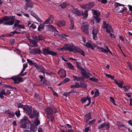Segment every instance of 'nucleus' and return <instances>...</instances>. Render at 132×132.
Here are the masks:
<instances>
[{"label":"nucleus","mask_w":132,"mask_h":132,"mask_svg":"<svg viewBox=\"0 0 132 132\" xmlns=\"http://www.w3.org/2000/svg\"><path fill=\"white\" fill-rule=\"evenodd\" d=\"M15 19L14 16L12 15L10 16H5L3 17L2 19H0V24H2L5 21H7L10 20V21L4 23L3 25H12L14 23Z\"/></svg>","instance_id":"nucleus-1"},{"label":"nucleus","mask_w":132,"mask_h":132,"mask_svg":"<svg viewBox=\"0 0 132 132\" xmlns=\"http://www.w3.org/2000/svg\"><path fill=\"white\" fill-rule=\"evenodd\" d=\"M103 29H106V31L108 33H110L111 32H113V30L111 26L106 23L105 21L103 22Z\"/></svg>","instance_id":"nucleus-2"},{"label":"nucleus","mask_w":132,"mask_h":132,"mask_svg":"<svg viewBox=\"0 0 132 132\" xmlns=\"http://www.w3.org/2000/svg\"><path fill=\"white\" fill-rule=\"evenodd\" d=\"M56 110L54 108H52L50 106H49L46 108V114L47 118L49 117V116L53 115L54 113L55 114L57 112Z\"/></svg>","instance_id":"nucleus-3"},{"label":"nucleus","mask_w":132,"mask_h":132,"mask_svg":"<svg viewBox=\"0 0 132 132\" xmlns=\"http://www.w3.org/2000/svg\"><path fill=\"white\" fill-rule=\"evenodd\" d=\"M20 75L18 74L16 76L12 77L11 79L14 81V83L15 84H18L20 82H23V80L21 77H20Z\"/></svg>","instance_id":"nucleus-4"},{"label":"nucleus","mask_w":132,"mask_h":132,"mask_svg":"<svg viewBox=\"0 0 132 132\" xmlns=\"http://www.w3.org/2000/svg\"><path fill=\"white\" fill-rule=\"evenodd\" d=\"M110 123L105 122L101 124L100 125L98 126V129L99 130H101L103 128H105L106 130H109L110 128Z\"/></svg>","instance_id":"nucleus-5"},{"label":"nucleus","mask_w":132,"mask_h":132,"mask_svg":"<svg viewBox=\"0 0 132 132\" xmlns=\"http://www.w3.org/2000/svg\"><path fill=\"white\" fill-rule=\"evenodd\" d=\"M88 10H85L84 13H82L81 11L78 10L76 14L79 16L82 15L84 18H86L88 16Z\"/></svg>","instance_id":"nucleus-6"},{"label":"nucleus","mask_w":132,"mask_h":132,"mask_svg":"<svg viewBox=\"0 0 132 132\" xmlns=\"http://www.w3.org/2000/svg\"><path fill=\"white\" fill-rule=\"evenodd\" d=\"M32 108L31 106H29L27 105H25L23 108V110L26 112L27 114L28 115L30 116L32 113Z\"/></svg>","instance_id":"nucleus-7"},{"label":"nucleus","mask_w":132,"mask_h":132,"mask_svg":"<svg viewBox=\"0 0 132 132\" xmlns=\"http://www.w3.org/2000/svg\"><path fill=\"white\" fill-rule=\"evenodd\" d=\"M81 29L82 31L85 32L86 34L88 35L89 34L88 25L87 23H84L82 25Z\"/></svg>","instance_id":"nucleus-8"},{"label":"nucleus","mask_w":132,"mask_h":132,"mask_svg":"<svg viewBox=\"0 0 132 132\" xmlns=\"http://www.w3.org/2000/svg\"><path fill=\"white\" fill-rule=\"evenodd\" d=\"M105 48L106 49V50L103 47H100L99 46H97V48L98 49H101V51L102 52H104L105 53H108L109 52L110 54H112V53L108 47L106 46H105Z\"/></svg>","instance_id":"nucleus-9"},{"label":"nucleus","mask_w":132,"mask_h":132,"mask_svg":"<svg viewBox=\"0 0 132 132\" xmlns=\"http://www.w3.org/2000/svg\"><path fill=\"white\" fill-rule=\"evenodd\" d=\"M74 51H75V52H78L79 53L83 56H85V55L84 52L80 48L76 46H74Z\"/></svg>","instance_id":"nucleus-10"},{"label":"nucleus","mask_w":132,"mask_h":132,"mask_svg":"<svg viewBox=\"0 0 132 132\" xmlns=\"http://www.w3.org/2000/svg\"><path fill=\"white\" fill-rule=\"evenodd\" d=\"M93 3H90L86 4L85 5H80V7L82 8L85 9H87L93 8L94 6Z\"/></svg>","instance_id":"nucleus-11"},{"label":"nucleus","mask_w":132,"mask_h":132,"mask_svg":"<svg viewBox=\"0 0 132 132\" xmlns=\"http://www.w3.org/2000/svg\"><path fill=\"white\" fill-rule=\"evenodd\" d=\"M28 12L30 13V15L35 18L39 22H42V20L34 12L31 11L30 10H29Z\"/></svg>","instance_id":"nucleus-12"},{"label":"nucleus","mask_w":132,"mask_h":132,"mask_svg":"<svg viewBox=\"0 0 132 132\" xmlns=\"http://www.w3.org/2000/svg\"><path fill=\"white\" fill-rule=\"evenodd\" d=\"M30 53L32 54H39L41 53V51L39 49L34 48L31 49L30 51Z\"/></svg>","instance_id":"nucleus-13"},{"label":"nucleus","mask_w":132,"mask_h":132,"mask_svg":"<svg viewBox=\"0 0 132 132\" xmlns=\"http://www.w3.org/2000/svg\"><path fill=\"white\" fill-rule=\"evenodd\" d=\"M64 49L65 50H68L69 51L73 52L74 51V46L72 45H70L66 44L65 46H64Z\"/></svg>","instance_id":"nucleus-14"},{"label":"nucleus","mask_w":132,"mask_h":132,"mask_svg":"<svg viewBox=\"0 0 132 132\" xmlns=\"http://www.w3.org/2000/svg\"><path fill=\"white\" fill-rule=\"evenodd\" d=\"M68 17L70 19L71 21L70 28L71 30H73L74 26L73 18L70 14L68 15Z\"/></svg>","instance_id":"nucleus-15"},{"label":"nucleus","mask_w":132,"mask_h":132,"mask_svg":"<svg viewBox=\"0 0 132 132\" xmlns=\"http://www.w3.org/2000/svg\"><path fill=\"white\" fill-rule=\"evenodd\" d=\"M98 31L97 29L96 30L94 29L92 30L93 39L95 40H96L97 39V35L98 34Z\"/></svg>","instance_id":"nucleus-16"},{"label":"nucleus","mask_w":132,"mask_h":132,"mask_svg":"<svg viewBox=\"0 0 132 132\" xmlns=\"http://www.w3.org/2000/svg\"><path fill=\"white\" fill-rule=\"evenodd\" d=\"M91 114V113L89 112L85 115L84 120L87 123L89 120L92 119Z\"/></svg>","instance_id":"nucleus-17"},{"label":"nucleus","mask_w":132,"mask_h":132,"mask_svg":"<svg viewBox=\"0 0 132 132\" xmlns=\"http://www.w3.org/2000/svg\"><path fill=\"white\" fill-rule=\"evenodd\" d=\"M53 18L51 16H50V17L46 19L43 23L45 24H51L53 22Z\"/></svg>","instance_id":"nucleus-18"},{"label":"nucleus","mask_w":132,"mask_h":132,"mask_svg":"<svg viewBox=\"0 0 132 132\" xmlns=\"http://www.w3.org/2000/svg\"><path fill=\"white\" fill-rule=\"evenodd\" d=\"M38 114L39 112L36 110L34 109L33 113L32 114L31 113L29 117L31 118H33L38 116Z\"/></svg>","instance_id":"nucleus-19"},{"label":"nucleus","mask_w":132,"mask_h":132,"mask_svg":"<svg viewBox=\"0 0 132 132\" xmlns=\"http://www.w3.org/2000/svg\"><path fill=\"white\" fill-rule=\"evenodd\" d=\"M81 74L83 76L84 78L88 79L89 78L90 76L88 75H86V72L83 68L81 70Z\"/></svg>","instance_id":"nucleus-20"},{"label":"nucleus","mask_w":132,"mask_h":132,"mask_svg":"<svg viewBox=\"0 0 132 132\" xmlns=\"http://www.w3.org/2000/svg\"><path fill=\"white\" fill-rule=\"evenodd\" d=\"M21 122L28 124L30 123L31 122L27 117H25L21 120Z\"/></svg>","instance_id":"nucleus-21"},{"label":"nucleus","mask_w":132,"mask_h":132,"mask_svg":"<svg viewBox=\"0 0 132 132\" xmlns=\"http://www.w3.org/2000/svg\"><path fill=\"white\" fill-rule=\"evenodd\" d=\"M73 80L82 81L84 80V78L82 77H77L75 75L72 76Z\"/></svg>","instance_id":"nucleus-22"},{"label":"nucleus","mask_w":132,"mask_h":132,"mask_svg":"<svg viewBox=\"0 0 132 132\" xmlns=\"http://www.w3.org/2000/svg\"><path fill=\"white\" fill-rule=\"evenodd\" d=\"M30 130L31 131L35 132L37 130V126L32 124L31 122L30 123Z\"/></svg>","instance_id":"nucleus-23"},{"label":"nucleus","mask_w":132,"mask_h":132,"mask_svg":"<svg viewBox=\"0 0 132 132\" xmlns=\"http://www.w3.org/2000/svg\"><path fill=\"white\" fill-rule=\"evenodd\" d=\"M114 82L120 88H122V85L124 84L123 82V81H119V82H118L115 79H114Z\"/></svg>","instance_id":"nucleus-24"},{"label":"nucleus","mask_w":132,"mask_h":132,"mask_svg":"<svg viewBox=\"0 0 132 132\" xmlns=\"http://www.w3.org/2000/svg\"><path fill=\"white\" fill-rule=\"evenodd\" d=\"M48 28L49 30L50 31L57 32H58V31L56 29V28L52 25H48Z\"/></svg>","instance_id":"nucleus-25"},{"label":"nucleus","mask_w":132,"mask_h":132,"mask_svg":"<svg viewBox=\"0 0 132 132\" xmlns=\"http://www.w3.org/2000/svg\"><path fill=\"white\" fill-rule=\"evenodd\" d=\"M50 51L49 50V48L48 47H47V48H44L43 49V53L45 55H49Z\"/></svg>","instance_id":"nucleus-26"},{"label":"nucleus","mask_w":132,"mask_h":132,"mask_svg":"<svg viewBox=\"0 0 132 132\" xmlns=\"http://www.w3.org/2000/svg\"><path fill=\"white\" fill-rule=\"evenodd\" d=\"M56 24L58 26L61 27L65 26V23L64 20H61L58 21L56 23Z\"/></svg>","instance_id":"nucleus-27"},{"label":"nucleus","mask_w":132,"mask_h":132,"mask_svg":"<svg viewBox=\"0 0 132 132\" xmlns=\"http://www.w3.org/2000/svg\"><path fill=\"white\" fill-rule=\"evenodd\" d=\"M44 27L45 25L44 24L40 23V25H39L38 28V31L39 32L41 31V30L42 29L43 30Z\"/></svg>","instance_id":"nucleus-28"},{"label":"nucleus","mask_w":132,"mask_h":132,"mask_svg":"<svg viewBox=\"0 0 132 132\" xmlns=\"http://www.w3.org/2000/svg\"><path fill=\"white\" fill-rule=\"evenodd\" d=\"M33 65H34V67H35L37 69H38L39 68H40L43 70L45 69V68L42 65H39L36 63H34Z\"/></svg>","instance_id":"nucleus-29"},{"label":"nucleus","mask_w":132,"mask_h":132,"mask_svg":"<svg viewBox=\"0 0 132 132\" xmlns=\"http://www.w3.org/2000/svg\"><path fill=\"white\" fill-rule=\"evenodd\" d=\"M3 95H5V90L4 89H2L0 92V98L2 99L4 97Z\"/></svg>","instance_id":"nucleus-30"},{"label":"nucleus","mask_w":132,"mask_h":132,"mask_svg":"<svg viewBox=\"0 0 132 132\" xmlns=\"http://www.w3.org/2000/svg\"><path fill=\"white\" fill-rule=\"evenodd\" d=\"M34 123L35 125L37 126L40 123V121L39 120L38 117H36L35 118Z\"/></svg>","instance_id":"nucleus-31"},{"label":"nucleus","mask_w":132,"mask_h":132,"mask_svg":"<svg viewBox=\"0 0 132 132\" xmlns=\"http://www.w3.org/2000/svg\"><path fill=\"white\" fill-rule=\"evenodd\" d=\"M84 45L86 47L90 48L92 50H94V47L92 45V44L88 42L86 43L85 45Z\"/></svg>","instance_id":"nucleus-32"},{"label":"nucleus","mask_w":132,"mask_h":132,"mask_svg":"<svg viewBox=\"0 0 132 132\" xmlns=\"http://www.w3.org/2000/svg\"><path fill=\"white\" fill-rule=\"evenodd\" d=\"M21 33L20 32L16 31H13L12 32H10V34H9L8 36H13L14 35H15V34H20Z\"/></svg>","instance_id":"nucleus-33"},{"label":"nucleus","mask_w":132,"mask_h":132,"mask_svg":"<svg viewBox=\"0 0 132 132\" xmlns=\"http://www.w3.org/2000/svg\"><path fill=\"white\" fill-rule=\"evenodd\" d=\"M67 65L68 67L70 69L72 70H74V66L71 63L68 62L67 63Z\"/></svg>","instance_id":"nucleus-34"},{"label":"nucleus","mask_w":132,"mask_h":132,"mask_svg":"<svg viewBox=\"0 0 132 132\" xmlns=\"http://www.w3.org/2000/svg\"><path fill=\"white\" fill-rule=\"evenodd\" d=\"M20 23V21L19 20H16L15 22V24L14 25V26L13 27V28L14 29L16 28H18V26L20 24H19Z\"/></svg>","instance_id":"nucleus-35"},{"label":"nucleus","mask_w":132,"mask_h":132,"mask_svg":"<svg viewBox=\"0 0 132 132\" xmlns=\"http://www.w3.org/2000/svg\"><path fill=\"white\" fill-rule=\"evenodd\" d=\"M62 34V35L61 34H57V35L59 37H60L62 39H63V38L65 39H67L66 38L64 37V36L65 37H68V35H67L66 34Z\"/></svg>","instance_id":"nucleus-36"},{"label":"nucleus","mask_w":132,"mask_h":132,"mask_svg":"<svg viewBox=\"0 0 132 132\" xmlns=\"http://www.w3.org/2000/svg\"><path fill=\"white\" fill-rule=\"evenodd\" d=\"M49 55H50L52 56H56L57 55V54L56 52L50 51Z\"/></svg>","instance_id":"nucleus-37"},{"label":"nucleus","mask_w":132,"mask_h":132,"mask_svg":"<svg viewBox=\"0 0 132 132\" xmlns=\"http://www.w3.org/2000/svg\"><path fill=\"white\" fill-rule=\"evenodd\" d=\"M26 6H27L28 7H30L31 8H32L33 7L34 5V4L33 2H31L30 3H29L28 2L26 3Z\"/></svg>","instance_id":"nucleus-38"},{"label":"nucleus","mask_w":132,"mask_h":132,"mask_svg":"<svg viewBox=\"0 0 132 132\" xmlns=\"http://www.w3.org/2000/svg\"><path fill=\"white\" fill-rule=\"evenodd\" d=\"M80 87L84 88H86L87 87V86L86 83V82L85 81H83L81 82L80 83Z\"/></svg>","instance_id":"nucleus-39"},{"label":"nucleus","mask_w":132,"mask_h":132,"mask_svg":"<svg viewBox=\"0 0 132 132\" xmlns=\"http://www.w3.org/2000/svg\"><path fill=\"white\" fill-rule=\"evenodd\" d=\"M94 18L96 22L97 23H99L101 20L100 18H99L98 16H94Z\"/></svg>","instance_id":"nucleus-40"},{"label":"nucleus","mask_w":132,"mask_h":132,"mask_svg":"<svg viewBox=\"0 0 132 132\" xmlns=\"http://www.w3.org/2000/svg\"><path fill=\"white\" fill-rule=\"evenodd\" d=\"M8 114L10 118H12L14 116V113L13 112L11 113L10 112H9L8 113Z\"/></svg>","instance_id":"nucleus-41"},{"label":"nucleus","mask_w":132,"mask_h":132,"mask_svg":"<svg viewBox=\"0 0 132 132\" xmlns=\"http://www.w3.org/2000/svg\"><path fill=\"white\" fill-rule=\"evenodd\" d=\"M59 6L61 7L62 8L64 9L67 7V5L65 3H63L62 4H60Z\"/></svg>","instance_id":"nucleus-42"},{"label":"nucleus","mask_w":132,"mask_h":132,"mask_svg":"<svg viewBox=\"0 0 132 132\" xmlns=\"http://www.w3.org/2000/svg\"><path fill=\"white\" fill-rule=\"evenodd\" d=\"M115 7L117 8L119 6H124V5L120 4L118 3H116L114 4Z\"/></svg>","instance_id":"nucleus-43"},{"label":"nucleus","mask_w":132,"mask_h":132,"mask_svg":"<svg viewBox=\"0 0 132 132\" xmlns=\"http://www.w3.org/2000/svg\"><path fill=\"white\" fill-rule=\"evenodd\" d=\"M87 100L86 97H82L81 98V101L82 103H85Z\"/></svg>","instance_id":"nucleus-44"},{"label":"nucleus","mask_w":132,"mask_h":132,"mask_svg":"<svg viewBox=\"0 0 132 132\" xmlns=\"http://www.w3.org/2000/svg\"><path fill=\"white\" fill-rule=\"evenodd\" d=\"M27 124L22 123L21 124L20 126V127L21 128H26L27 127Z\"/></svg>","instance_id":"nucleus-45"},{"label":"nucleus","mask_w":132,"mask_h":132,"mask_svg":"<svg viewBox=\"0 0 132 132\" xmlns=\"http://www.w3.org/2000/svg\"><path fill=\"white\" fill-rule=\"evenodd\" d=\"M17 106L19 108H23H23L24 107V106L23 105L22 103H17Z\"/></svg>","instance_id":"nucleus-46"},{"label":"nucleus","mask_w":132,"mask_h":132,"mask_svg":"<svg viewBox=\"0 0 132 132\" xmlns=\"http://www.w3.org/2000/svg\"><path fill=\"white\" fill-rule=\"evenodd\" d=\"M100 93L98 90H96L95 92V94L94 96V97H96L98 96L99 95Z\"/></svg>","instance_id":"nucleus-47"},{"label":"nucleus","mask_w":132,"mask_h":132,"mask_svg":"<svg viewBox=\"0 0 132 132\" xmlns=\"http://www.w3.org/2000/svg\"><path fill=\"white\" fill-rule=\"evenodd\" d=\"M106 76L108 78H109L112 79H114V76H111L110 75L108 74H106Z\"/></svg>","instance_id":"nucleus-48"},{"label":"nucleus","mask_w":132,"mask_h":132,"mask_svg":"<svg viewBox=\"0 0 132 132\" xmlns=\"http://www.w3.org/2000/svg\"><path fill=\"white\" fill-rule=\"evenodd\" d=\"M125 125H121L119 126L118 128L121 130H124L125 128Z\"/></svg>","instance_id":"nucleus-49"},{"label":"nucleus","mask_w":132,"mask_h":132,"mask_svg":"<svg viewBox=\"0 0 132 132\" xmlns=\"http://www.w3.org/2000/svg\"><path fill=\"white\" fill-rule=\"evenodd\" d=\"M110 101L111 102H112L114 104L116 105L117 104L115 103V100L112 97H110Z\"/></svg>","instance_id":"nucleus-50"},{"label":"nucleus","mask_w":132,"mask_h":132,"mask_svg":"<svg viewBox=\"0 0 132 132\" xmlns=\"http://www.w3.org/2000/svg\"><path fill=\"white\" fill-rule=\"evenodd\" d=\"M27 61L28 63H29L30 65L31 66L33 65L34 63L32 60H30L29 59H27Z\"/></svg>","instance_id":"nucleus-51"},{"label":"nucleus","mask_w":132,"mask_h":132,"mask_svg":"<svg viewBox=\"0 0 132 132\" xmlns=\"http://www.w3.org/2000/svg\"><path fill=\"white\" fill-rule=\"evenodd\" d=\"M89 79L91 81H93L95 82H97L98 80L97 79L93 77L90 78Z\"/></svg>","instance_id":"nucleus-52"},{"label":"nucleus","mask_w":132,"mask_h":132,"mask_svg":"<svg viewBox=\"0 0 132 132\" xmlns=\"http://www.w3.org/2000/svg\"><path fill=\"white\" fill-rule=\"evenodd\" d=\"M93 14L95 15H96V16H98L100 15V14L98 13L95 10H94L93 11Z\"/></svg>","instance_id":"nucleus-53"},{"label":"nucleus","mask_w":132,"mask_h":132,"mask_svg":"<svg viewBox=\"0 0 132 132\" xmlns=\"http://www.w3.org/2000/svg\"><path fill=\"white\" fill-rule=\"evenodd\" d=\"M63 75L62 74L61 75L60 77L62 78H64L66 76V72L64 70H63Z\"/></svg>","instance_id":"nucleus-54"},{"label":"nucleus","mask_w":132,"mask_h":132,"mask_svg":"<svg viewBox=\"0 0 132 132\" xmlns=\"http://www.w3.org/2000/svg\"><path fill=\"white\" fill-rule=\"evenodd\" d=\"M95 121V119H94L92 121H90L88 124L89 125H92L94 124Z\"/></svg>","instance_id":"nucleus-55"},{"label":"nucleus","mask_w":132,"mask_h":132,"mask_svg":"<svg viewBox=\"0 0 132 132\" xmlns=\"http://www.w3.org/2000/svg\"><path fill=\"white\" fill-rule=\"evenodd\" d=\"M15 113L16 116L18 117H19L21 115L20 110H19L17 112L16 111Z\"/></svg>","instance_id":"nucleus-56"},{"label":"nucleus","mask_w":132,"mask_h":132,"mask_svg":"<svg viewBox=\"0 0 132 132\" xmlns=\"http://www.w3.org/2000/svg\"><path fill=\"white\" fill-rule=\"evenodd\" d=\"M19 28V29H20V28H21L22 29H25V27L24 26L23 24L22 25H19L18 26V27L17 28Z\"/></svg>","instance_id":"nucleus-57"},{"label":"nucleus","mask_w":132,"mask_h":132,"mask_svg":"<svg viewBox=\"0 0 132 132\" xmlns=\"http://www.w3.org/2000/svg\"><path fill=\"white\" fill-rule=\"evenodd\" d=\"M33 44L34 45V46H37V41H36L35 40H34L32 41V42Z\"/></svg>","instance_id":"nucleus-58"},{"label":"nucleus","mask_w":132,"mask_h":132,"mask_svg":"<svg viewBox=\"0 0 132 132\" xmlns=\"http://www.w3.org/2000/svg\"><path fill=\"white\" fill-rule=\"evenodd\" d=\"M50 118H51V120L52 121H53L54 120V117L53 115H52L51 116H49V117L47 118L48 119Z\"/></svg>","instance_id":"nucleus-59"},{"label":"nucleus","mask_w":132,"mask_h":132,"mask_svg":"<svg viewBox=\"0 0 132 132\" xmlns=\"http://www.w3.org/2000/svg\"><path fill=\"white\" fill-rule=\"evenodd\" d=\"M70 81V79L68 78H66L63 81L64 83H65Z\"/></svg>","instance_id":"nucleus-60"},{"label":"nucleus","mask_w":132,"mask_h":132,"mask_svg":"<svg viewBox=\"0 0 132 132\" xmlns=\"http://www.w3.org/2000/svg\"><path fill=\"white\" fill-rule=\"evenodd\" d=\"M30 27L32 28L33 29H35L36 27V26L34 23H33Z\"/></svg>","instance_id":"nucleus-61"},{"label":"nucleus","mask_w":132,"mask_h":132,"mask_svg":"<svg viewBox=\"0 0 132 132\" xmlns=\"http://www.w3.org/2000/svg\"><path fill=\"white\" fill-rule=\"evenodd\" d=\"M89 127H88L84 129L83 131V132H87L89 131Z\"/></svg>","instance_id":"nucleus-62"},{"label":"nucleus","mask_w":132,"mask_h":132,"mask_svg":"<svg viewBox=\"0 0 132 132\" xmlns=\"http://www.w3.org/2000/svg\"><path fill=\"white\" fill-rule=\"evenodd\" d=\"M43 39L42 36L41 35H38V40H42Z\"/></svg>","instance_id":"nucleus-63"},{"label":"nucleus","mask_w":132,"mask_h":132,"mask_svg":"<svg viewBox=\"0 0 132 132\" xmlns=\"http://www.w3.org/2000/svg\"><path fill=\"white\" fill-rule=\"evenodd\" d=\"M130 88V86H127L125 89L124 90L125 92H128Z\"/></svg>","instance_id":"nucleus-64"}]
</instances>
